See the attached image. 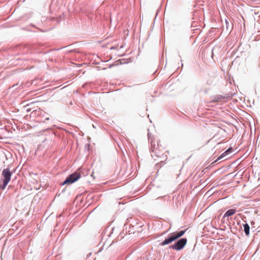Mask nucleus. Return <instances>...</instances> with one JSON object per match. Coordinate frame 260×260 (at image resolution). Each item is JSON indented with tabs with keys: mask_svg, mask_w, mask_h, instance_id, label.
I'll use <instances>...</instances> for the list:
<instances>
[{
	"mask_svg": "<svg viewBox=\"0 0 260 260\" xmlns=\"http://www.w3.org/2000/svg\"><path fill=\"white\" fill-rule=\"evenodd\" d=\"M12 175V172L10 171V169L6 168L2 171V176L3 178L2 181L3 183L0 185V189L4 190L6 188V186L11 180V176Z\"/></svg>",
	"mask_w": 260,
	"mask_h": 260,
	"instance_id": "nucleus-1",
	"label": "nucleus"
},
{
	"mask_svg": "<svg viewBox=\"0 0 260 260\" xmlns=\"http://www.w3.org/2000/svg\"><path fill=\"white\" fill-rule=\"evenodd\" d=\"M185 232L186 230H182L172 233L167 238L160 243V245L164 246L171 243L173 241L182 236Z\"/></svg>",
	"mask_w": 260,
	"mask_h": 260,
	"instance_id": "nucleus-2",
	"label": "nucleus"
},
{
	"mask_svg": "<svg viewBox=\"0 0 260 260\" xmlns=\"http://www.w3.org/2000/svg\"><path fill=\"white\" fill-rule=\"evenodd\" d=\"M80 177L81 175L79 173L75 172V173L72 174L68 177L65 181L62 183V185L73 183L78 180Z\"/></svg>",
	"mask_w": 260,
	"mask_h": 260,
	"instance_id": "nucleus-3",
	"label": "nucleus"
},
{
	"mask_svg": "<svg viewBox=\"0 0 260 260\" xmlns=\"http://www.w3.org/2000/svg\"><path fill=\"white\" fill-rule=\"evenodd\" d=\"M187 243V239L186 238H182L178 240L172 246V248L176 250H180L182 249Z\"/></svg>",
	"mask_w": 260,
	"mask_h": 260,
	"instance_id": "nucleus-4",
	"label": "nucleus"
},
{
	"mask_svg": "<svg viewBox=\"0 0 260 260\" xmlns=\"http://www.w3.org/2000/svg\"><path fill=\"white\" fill-rule=\"evenodd\" d=\"M236 212V210L234 209H231L228 210L224 214L223 218L229 217L233 215Z\"/></svg>",
	"mask_w": 260,
	"mask_h": 260,
	"instance_id": "nucleus-5",
	"label": "nucleus"
},
{
	"mask_svg": "<svg viewBox=\"0 0 260 260\" xmlns=\"http://www.w3.org/2000/svg\"><path fill=\"white\" fill-rule=\"evenodd\" d=\"M231 148H229L226 151H225L223 153H222L221 155H220L218 158L217 159L216 161L217 160H220L221 159V158H223L224 156H225V155H226L229 152H230L231 151Z\"/></svg>",
	"mask_w": 260,
	"mask_h": 260,
	"instance_id": "nucleus-6",
	"label": "nucleus"
},
{
	"mask_svg": "<svg viewBox=\"0 0 260 260\" xmlns=\"http://www.w3.org/2000/svg\"><path fill=\"white\" fill-rule=\"evenodd\" d=\"M249 226L247 223H246L244 225V230L245 232V233L246 235H248L249 234Z\"/></svg>",
	"mask_w": 260,
	"mask_h": 260,
	"instance_id": "nucleus-7",
	"label": "nucleus"
},
{
	"mask_svg": "<svg viewBox=\"0 0 260 260\" xmlns=\"http://www.w3.org/2000/svg\"><path fill=\"white\" fill-rule=\"evenodd\" d=\"M35 184V182H34V184ZM42 185L40 183H37L36 185H34V187L36 188L37 190H39L41 187Z\"/></svg>",
	"mask_w": 260,
	"mask_h": 260,
	"instance_id": "nucleus-8",
	"label": "nucleus"
},
{
	"mask_svg": "<svg viewBox=\"0 0 260 260\" xmlns=\"http://www.w3.org/2000/svg\"><path fill=\"white\" fill-rule=\"evenodd\" d=\"M153 151L155 153H157V148H154L153 149Z\"/></svg>",
	"mask_w": 260,
	"mask_h": 260,
	"instance_id": "nucleus-9",
	"label": "nucleus"
},
{
	"mask_svg": "<svg viewBox=\"0 0 260 260\" xmlns=\"http://www.w3.org/2000/svg\"><path fill=\"white\" fill-rule=\"evenodd\" d=\"M26 111H29L30 109L29 108L26 109Z\"/></svg>",
	"mask_w": 260,
	"mask_h": 260,
	"instance_id": "nucleus-10",
	"label": "nucleus"
},
{
	"mask_svg": "<svg viewBox=\"0 0 260 260\" xmlns=\"http://www.w3.org/2000/svg\"><path fill=\"white\" fill-rule=\"evenodd\" d=\"M17 85V84H14V85H13V86H12V87H14L16 86Z\"/></svg>",
	"mask_w": 260,
	"mask_h": 260,
	"instance_id": "nucleus-11",
	"label": "nucleus"
}]
</instances>
